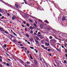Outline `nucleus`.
Masks as SVG:
<instances>
[{"label": "nucleus", "instance_id": "nucleus-60", "mask_svg": "<svg viewBox=\"0 0 67 67\" xmlns=\"http://www.w3.org/2000/svg\"><path fill=\"white\" fill-rule=\"evenodd\" d=\"M65 55L66 57H67V54H65Z\"/></svg>", "mask_w": 67, "mask_h": 67}, {"label": "nucleus", "instance_id": "nucleus-33", "mask_svg": "<svg viewBox=\"0 0 67 67\" xmlns=\"http://www.w3.org/2000/svg\"><path fill=\"white\" fill-rule=\"evenodd\" d=\"M41 47H43V48H44V45H42L41 46Z\"/></svg>", "mask_w": 67, "mask_h": 67}, {"label": "nucleus", "instance_id": "nucleus-12", "mask_svg": "<svg viewBox=\"0 0 67 67\" xmlns=\"http://www.w3.org/2000/svg\"><path fill=\"white\" fill-rule=\"evenodd\" d=\"M37 36L39 37H40V38L41 37V35H37Z\"/></svg>", "mask_w": 67, "mask_h": 67}, {"label": "nucleus", "instance_id": "nucleus-18", "mask_svg": "<svg viewBox=\"0 0 67 67\" xmlns=\"http://www.w3.org/2000/svg\"><path fill=\"white\" fill-rule=\"evenodd\" d=\"M26 64H30L31 63H30V62H26Z\"/></svg>", "mask_w": 67, "mask_h": 67}, {"label": "nucleus", "instance_id": "nucleus-28", "mask_svg": "<svg viewBox=\"0 0 67 67\" xmlns=\"http://www.w3.org/2000/svg\"><path fill=\"white\" fill-rule=\"evenodd\" d=\"M30 48H31V49H34V48L31 47H30Z\"/></svg>", "mask_w": 67, "mask_h": 67}, {"label": "nucleus", "instance_id": "nucleus-21", "mask_svg": "<svg viewBox=\"0 0 67 67\" xmlns=\"http://www.w3.org/2000/svg\"><path fill=\"white\" fill-rule=\"evenodd\" d=\"M49 38L50 39H52V38H53V37H52V36H50L49 37Z\"/></svg>", "mask_w": 67, "mask_h": 67}, {"label": "nucleus", "instance_id": "nucleus-39", "mask_svg": "<svg viewBox=\"0 0 67 67\" xmlns=\"http://www.w3.org/2000/svg\"><path fill=\"white\" fill-rule=\"evenodd\" d=\"M0 12H2V10L1 9H0Z\"/></svg>", "mask_w": 67, "mask_h": 67}, {"label": "nucleus", "instance_id": "nucleus-13", "mask_svg": "<svg viewBox=\"0 0 67 67\" xmlns=\"http://www.w3.org/2000/svg\"><path fill=\"white\" fill-rule=\"evenodd\" d=\"M56 50L58 51H59V52H60V49H58V48H56Z\"/></svg>", "mask_w": 67, "mask_h": 67}, {"label": "nucleus", "instance_id": "nucleus-54", "mask_svg": "<svg viewBox=\"0 0 67 67\" xmlns=\"http://www.w3.org/2000/svg\"><path fill=\"white\" fill-rule=\"evenodd\" d=\"M62 47L63 48H64V46H62Z\"/></svg>", "mask_w": 67, "mask_h": 67}, {"label": "nucleus", "instance_id": "nucleus-40", "mask_svg": "<svg viewBox=\"0 0 67 67\" xmlns=\"http://www.w3.org/2000/svg\"><path fill=\"white\" fill-rule=\"evenodd\" d=\"M57 65H59V63H57Z\"/></svg>", "mask_w": 67, "mask_h": 67}, {"label": "nucleus", "instance_id": "nucleus-7", "mask_svg": "<svg viewBox=\"0 0 67 67\" xmlns=\"http://www.w3.org/2000/svg\"><path fill=\"white\" fill-rule=\"evenodd\" d=\"M0 1H1V2H3L4 3V4H6V5H7L8 4L7 3H6L5 2H4L3 1H2V0H0Z\"/></svg>", "mask_w": 67, "mask_h": 67}, {"label": "nucleus", "instance_id": "nucleus-64", "mask_svg": "<svg viewBox=\"0 0 67 67\" xmlns=\"http://www.w3.org/2000/svg\"><path fill=\"white\" fill-rule=\"evenodd\" d=\"M27 29L26 28H25V31H26V30Z\"/></svg>", "mask_w": 67, "mask_h": 67}, {"label": "nucleus", "instance_id": "nucleus-6", "mask_svg": "<svg viewBox=\"0 0 67 67\" xmlns=\"http://www.w3.org/2000/svg\"><path fill=\"white\" fill-rule=\"evenodd\" d=\"M44 26V25L43 24H41L40 25V28H42Z\"/></svg>", "mask_w": 67, "mask_h": 67}, {"label": "nucleus", "instance_id": "nucleus-49", "mask_svg": "<svg viewBox=\"0 0 67 67\" xmlns=\"http://www.w3.org/2000/svg\"><path fill=\"white\" fill-rule=\"evenodd\" d=\"M21 48H22L23 49H24V48L23 47H21Z\"/></svg>", "mask_w": 67, "mask_h": 67}, {"label": "nucleus", "instance_id": "nucleus-10", "mask_svg": "<svg viewBox=\"0 0 67 67\" xmlns=\"http://www.w3.org/2000/svg\"><path fill=\"white\" fill-rule=\"evenodd\" d=\"M35 38H36V39H37V41H39V38H38V37H37V36H36L35 37Z\"/></svg>", "mask_w": 67, "mask_h": 67}, {"label": "nucleus", "instance_id": "nucleus-55", "mask_svg": "<svg viewBox=\"0 0 67 67\" xmlns=\"http://www.w3.org/2000/svg\"><path fill=\"white\" fill-rule=\"evenodd\" d=\"M0 58L2 59V57H1V56H0Z\"/></svg>", "mask_w": 67, "mask_h": 67}, {"label": "nucleus", "instance_id": "nucleus-32", "mask_svg": "<svg viewBox=\"0 0 67 67\" xmlns=\"http://www.w3.org/2000/svg\"><path fill=\"white\" fill-rule=\"evenodd\" d=\"M4 64V65H5L6 64V62H4L3 63Z\"/></svg>", "mask_w": 67, "mask_h": 67}, {"label": "nucleus", "instance_id": "nucleus-4", "mask_svg": "<svg viewBox=\"0 0 67 67\" xmlns=\"http://www.w3.org/2000/svg\"><path fill=\"white\" fill-rule=\"evenodd\" d=\"M45 46H49V43H47V42H45Z\"/></svg>", "mask_w": 67, "mask_h": 67}, {"label": "nucleus", "instance_id": "nucleus-19", "mask_svg": "<svg viewBox=\"0 0 67 67\" xmlns=\"http://www.w3.org/2000/svg\"><path fill=\"white\" fill-rule=\"evenodd\" d=\"M34 26H35V27H37V25H36V24H34Z\"/></svg>", "mask_w": 67, "mask_h": 67}, {"label": "nucleus", "instance_id": "nucleus-51", "mask_svg": "<svg viewBox=\"0 0 67 67\" xmlns=\"http://www.w3.org/2000/svg\"><path fill=\"white\" fill-rule=\"evenodd\" d=\"M34 35H37V34L36 33H35L34 34Z\"/></svg>", "mask_w": 67, "mask_h": 67}, {"label": "nucleus", "instance_id": "nucleus-23", "mask_svg": "<svg viewBox=\"0 0 67 67\" xmlns=\"http://www.w3.org/2000/svg\"><path fill=\"white\" fill-rule=\"evenodd\" d=\"M5 54H6V55H7V56H10V55H9L8 54H7V53L6 52H5Z\"/></svg>", "mask_w": 67, "mask_h": 67}, {"label": "nucleus", "instance_id": "nucleus-9", "mask_svg": "<svg viewBox=\"0 0 67 67\" xmlns=\"http://www.w3.org/2000/svg\"><path fill=\"white\" fill-rule=\"evenodd\" d=\"M44 49H46V50H47V48H48L47 47H43Z\"/></svg>", "mask_w": 67, "mask_h": 67}, {"label": "nucleus", "instance_id": "nucleus-20", "mask_svg": "<svg viewBox=\"0 0 67 67\" xmlns=\"http://www.w3.org/2000/svg\"><path fill=\"white\" fill-rule=\"evenodd\" d=\"M19 60L20 61V62H21L22 63H24L23 61H22V60H21V59Z\"/></svg>", "mask_w": 67, "mask_h": 67}, {"label": "nucleus", "instance_id": "nucleus-22", "mask_svg": "<svg viewBox=\"0 0 67 67\" xmlns=\"http://www.w3.org/2000/svg\"><path fill=\"white\" fill-rule=\"evenodd\" d=\"M29 21H30V22H31V23H33V21H32L31 20L29 19Z\"/></svg>", "mask_w": 67, "mask_h": 67}, {"label": "nucleus", "instance_id": "nucleus-63", "mask_svg": "<svg viewBox=\"0 0 67 67\" xmlns=\"http://www.w3.org/2000/svg\"><path fill=\"white\" fill-rule=\"evenodd\" d=\"M2 16V14L0 13V16Z\"/></svg>", "mask_w": 67, "mask_h": 67}, {"label": "nucleus", "instance_id": "nucleus-27", "mask_svg": "<svg viewBox=\"0 0 67 67\" xmlns=\"http://www.w3.org/2000/svg\"><path fill=\"white\" fill-rule=\"evenodd\" d=\"M26 35L27 36V37H29L30 36H29V35H27L26 34Z\"/></svg>", "mask_w": 67, "mask_h": 67}, {"label": "nucleus", "instance_id": "nucleus-37", "mask_svg": "<svg viewBox=\"0 0 67 67\" xmlns=\"http://www.w3.org/2000/svg\"><path fill=\"white\" fill-rule=\"evenodd\" d=\"M4 17L3 16H2V19H4Z\"/></svg>", "mask_w": 67, "mask_h": 67}, {"label": "nucleus", "instance_id": "nucleus-44", "mask_svg": "<svg viewBox=\"0 0 67 67\" xmlns=\"http://www.w3.org/2000/svg\"><path fill=\"white\" fill-rule=\"evenodd\" d=\"M18 43H19V44H21V42L19 41V42H18Z\"/></svg>", "mask_w": 67, "mask_h": 67}, {"label": "nucleus", "instance_id": "nucleus-41", "mask_svg": "<svg viewBox=\"0 0 67 67\" xmlns=\"http://www.w3.org/2000/svg\"><path fill=\"white\" fill-rule=\"evenodd\" d=\"M41 43H44V41L42 40L41 41Z\"/></svg>", "mask_w": 67, "mask_h": 67}, {"label": "nucleus", "instance_id": "nucleus-25", "mask_svg": "<svg viewBox=\"0 0 67 67\" xmlns=\"http://www.w3.org/2000/svg\"><path fill=\"white\" fill-rule=\"evenodd\" d=\"M13 33L14 34V35L17 36V35H16V34H15V33H14V32H13Z\"/></svg>", "mask_w": 67, "mask_h": 67}, {"label": "nucleus", "instance_id": "nucleus-2", "mask_svg": "<svg viewBox=\"0 0 67 67\" xmlns=\"http://www.w3.org/2000/svg\"><path fill=\"white\" fill-rule=\"evenodd\" d=\"M15 19H17V18H16V17L15 16L12 17V19L13 20H14Z\"/></svg>", "mask_w": 67, "mask_h": 67}, {"label": "nucleus", "instance_id": "nucleus-58", "mask_svg": "<svg viewBox=\"0 0 67 67\" xmlns=\"http://www.w3.org/2000/svg\"><path fill=\"white\" fill-rule=\"evenodd\" d=\"M0 61H1V62H2V60H1V59H0Z\"/></svg>", "mask_w": 67, "mask_h": 67}, {"label": "nucleus", "instance_id": "nucleus-17", "mask_svg": "<svg viewBox=\"0 0 67 67\" xmlns=\"http://www.w3.org/2000/svg\"><path fill=\"white\" fill-rule=\"evenodd\" d=\"M15 7H16V8H18V7H19L18 6V5L17 4H16L15 5Z\"/></svg>", "mask_w": 67, "mask_h": 67}, {"label": "nucleus", "instance_id": "nucleus-38", "mask_svg": "<svg viewBox=\"0 0 67 67\" xmlns=\"http://www.w3.org/2000/svg\"><path fill=\"white\" fill-rule=\"evenodd\" d=\"M21 26H22L23 27H25V26H24V25H22Z\"/></svg>", "mask_w": 67, "mask_h": 67}, {"label": "nucleus", "instance_id": "nucleus-1", "mask_svg": "<svg viewBox=\"0 0 67 67\" xmlns=\"http://www.w3.org/2000/svg\"><path fill=\"white\" fill-rule=\"evenodd\" d=\"M51 41H52V42H54V43H57L56 40L54 39H52L51 40Z\"/></svg>", "mask_w": 67, "mask_h": 67}, {"label": "nucleus", "instance_id": "nucleus-31", "mask_svg": "<svg viewBox=\"0 0 67 67\" xmlns=\"http://www.w3.org/2000/svg\"><path fill=\"white\" fill-rule=\"evenodd\" d=\"M44 21L46 23H48V22L47 20H45Z\"/></svg>", "mask_w": 67, "mask_h": 67}, {"label": "nucleus", "instance_id": "nucleus-15", "mask_svg": "<svg viewBox=\"0 0 67 67\" xmlns=\"http://www.w3.org/2000/svg\"><path fill=\"white\" fill-rule=\"evenodd\" d=\"M35 64L36 65V64H37V61L36 60L35 61Z\"/></svg>", "mask_w": 67, "mask_h": 67}, {"label": "nucleus", "instance_id": "nucleus-26", "mask_svg": "<svg viewBox=\"0 0 67 67\" xmlns=\"http://www.w3.org/2000/svg\"><path fill=\"white\" fill-rule=\"evenodd\" d=\"M10 36H11V37H12H12H14L12 35H10Z\"/></svg>", "mask_w": 67, "mask_h": 67}, {"label": "nucleus", "instance_id": "nucleus-42", "mask_svg": "<svg viewBox=\"0 0 67 67\" xmlns=\"http://www.w3.org/2000/svg\"><path fill=\"white\" fill-rule=\"evenodd\" d=\"M29 51L27 50V54H29Z\"/></svg>", "mask_w": 67, "mask_h": 67}, {"label": "nucleus", "instance_id": "nucleus-11", "mask_svg": "<svg viewBox=\"0 0 67 67\" xmlns=\"http://www.w3.org/2000/svg\"><path fill=\"white\" fill-rule=\"evenodd\" d=\"M4 47H5V48H6L7 47V44H5L4 45Z\"/></svg>", "mask_w": 67, "mask_h": 67}, {"label": "nucleus", "instance_id": "nucleus-46", "mask_svg": "<svg viewBox=\"0 0 67 67\" xmlns=\"http://www.w3.org/2000/svg\"><path fill=\"white\" fill-rule=\"evenodd\" d=\"M23 23L24 24H25V21H23Z\"/></svg>", "mask_w": 67, "mask_h": 67}, {"label": "nucleus", "instance_id": "nucleus-59", "mask_svg": "<svg viewBox=\"0 0 67 67\" xmlns=\"http://www.w3.org/2000/svg\"><path fill=\"white\" fill-rule=\"evenodd\" d=\"M49 55H50V56H52V54H51V53H50L49 54Z\"/></svg>", "mask_w": 67, "mask_h": 67}, {"label": "nucleus", "instance_id": "nucleus-48", "mask_svg": "<svg viewBox=\"0 0 67 67\" xmlns=\"http://www.w3.org/2000/svg\"><path fill=\"white\" fill-rule=\"evenodd\" d=\"M65 51L66 53H66H67V50L66 49H65Z\"/></svg>", "mask_w": 67, "mask_h": 67}, {"label": "nucleus", "instance_id": "nucleus-50", "mask_svg": "<svg viewBox=\"0 0 67 67\" xmlns=\"http://www.w3.org/2000/svg\"><path fill=\"white\" fill-rule=\"evenodd\" d=\"M13 41L14 42H16V41L15 40H14Z\"/></svg>", "mask_w": 67, "mask_h": 67}, {"label": "nucleus", "instance_id": "nucleus-29", "mask_svg": "<svg viewBox=\"0 0 67 67\" xmlns=\"http://www.w3.org/2000/svg\"><path fill=\"white\" fill-rule=\"evenodd\" d=\"M48 52H50V51H51V49H48Z\"/></svg>", "mask_w": 67, "mask_h": 67}, {"label": "nucleus", "instance_id": "nucleus-34", "mask_svg": "<svg viewBox=\"0 0 67 67\" xmlns=\"http://www.w3.org/2000/svg\"><path fill=\"white\" fill-rule=\"evenodd\" d=\"M41 34V32H39L38 33L37 35H39V34Z\"/></svg>", "mask_w": 67, "mask_h": 67}, {"label": "nucleus", "instance_id": "nucleus-56", "mask_svg": "<svg viewBox=\"0 0 67 67\" xmlns=\"http://www.w3.org/2000/svg\"><path fill=\"white\" fill-rule=\"evenodd\" d=\"M35 23L36 24H37V22L35 21Z\"/></svg>", "mask_w": 67, "mask_h": 67}, {"label": "nucleus", "instance_id": "nucleus-3", "mask_svg": "<svg viewBox=\"0 0 67 67\" xmlns=\"http://www.w3.org/2000/svg\"><path fill=\"white\" fill-rule=\"evenodd\" d=\"M29 28L30 29H31V30H33V29H35V27H32V26H30L29 27Z\"/></svg>", "mask_w": 67, "mask_h": 67}, {"label": "nucleus", "instance_id": "nucleus-36", "mask_svg": "<svg viewBox=\"0 0 67 67\" xmlns=\"http://www.w3.org/2000/svg\"><path fill=\"white\" fill-rule=\"evenodd\" d=\"M7 60L9 61V62H11V61L10 59H7Z\"/></svg>", "mask_w": 67, "mask_h": 67}, {"label": "nucleus", "instance_id": "nucleus-62", "mask_svg": "<svg viewBox=\"0 0 67 67\" xmlns=\"http://www.w3.org/2000/svg\"><path fill=\"white\" fill-rule=\"evenodd\" d=\"M25 41L27 42H28V41L26 40H25Z\"/></svg>", "mask_w": 67, "mask_h": 67}, {"label": "nucleus", "instance_id": "nucleus-53", "mask_svg": "<svg viewBox=\"0 0 67 67\" xmlns=\"http://www.w3.org/2000/svg\"><path fill=\"white\" fill-rule=\"evenodd\" d=\"M27 43H28V44H30V42H28Z\"/></svg>", "mask_w": 67, "mask_h": 67}, {"label": "nucleus", "instance_id": "nucleus-43", "mask_svg": "<svg viewBox=\"0 0 67 67\" xmlns=\"http://www.w3.org/2000/svg\"><path fill=\"white\" fill-rule=\"evenodd\" d=\"M33 33V31H31V33Z\"/></svg>", "mask_w": 67, "mask_h": 67}, {"label": "nucleus", "instance_id": "nucleus-30", "mask_svg": "<svg viewBox=\"0 0 67 67\" xmlns=\"http://www.w3.org/2000/svg\"><path fill=\"white\" fill-rule=\"evenodd\" d=\"M38 21H39V22H42V20H41L40 19H39L38 20Z\"/></svg>", "mask_w": 67, "mask_h": 67}, {"label": "nucleus", "instance_id": "nucleus-57", "mask_svg": "<svg viewBox=\"0 0 67 67\" xmlns=\"http://www.w3.org/2000/svg\"><path fill=\"white\" fill-rule=\"evenodd\" d=\"M64 63H66V61H64Z\"/></svg>", "mask_w": 67, "mask_h": 67}, {"label": "nucleus", "instance_id": "nucleus-24", "mask_svg": "<svg viewBox=\"0 0 67 67\" xmlns=\"http://www.w3.org/2000/svg\"><path fill=\"white\" fill-rule=\"evenodd\" d=\"M6 65L7 66H9V63H6Z\"/></svg>", "mask_w": 67, "mask_h": 67}, {"label": "nucleus", "instance_id": "nucleus-8", "mask_svg": "<svg viewBox=\"0 0 67 67\" xmlns=\"http://www.w3.org/2000/svg\"><path fill=\"white\" fill-rule=\"evenodd\" d=\"M66 20V18H65L64 17H63L62 18V20L63 21H64V20Z\"/></svg>", "mask_w": 67, "mask_h": 67}, {"label": "nucleus", "instance_id": "nucleus-45", "mask_svg": "<svg viewBox=\"0 0 67 67\" xmlns=\"http://www.w3.org/2000/svg\"><path fill=\"white\" fill-rule=\"evenodd\" d=\"M2 67V65H1V64H0V67Z\"/></svg>", "mask_w": 67, "mask_h": 67}, {"label": "nucleus", "instance_id": "nucleus-35", "mask_svg": "<svg viewBox=\"0 0 67 67\" xmlns=\"http://www.w3.org/2000/svg\"><path fill=\"white\" fill-rule=\"evenodd\" d=\"M5 33H6V34H8V32L6 31H5Z\"/></svg>", "mask_w": 67, "mask_h": 67}, {"label": "nucleus", "instance_id": "nucleus-47", "mask_svg": "<svg viewBox=\"0 0 67 67\" xmlns=\"http://www.w3.org/2000/svg\"><path fill=\"white\" fill-rule=\"evenodd\" d=\"M36 53H38V51L37 50H36Z\"/></svg>", "mask_w": 67, "mask_h": 67}, {"label": "nucleus", "instance_id": "nucleus-5", "mask_svg": "<svg viewBox=\"0 0 67 67\" xmlns=\"http://www.w3.org/2000/svg\"><path fill=\"white\" fill-rule=\"evenodd\" d=\"M35 41L37 43V44H39V42L38 41H37L36 40H35Z\"/></svg>", "mask_w": 67, "mask_h": 67}, {"label": "nucleus", "instance_id": "nucleus-61", "mask_svg": "<svg viewBox=\"0 0 67 67\" xmlns=\"http://www.w3.org/2000/svg\"><path fill=\"white\" fill-rule=\"evenodd\" d=\"M23 46V44H20V46Z\"/></svg>", "mask_w": 67, "mask_h": 67}, {"label": "nucleus", "instance_id": "nucleus-16", "mask_svg": "<svg viewBox=\"0 0 67 67\" xmlns=\"http://www.w3.org/2000/svg\"><path fill=\"white\" fill-rule=\"evenodd\" d=\"M0 30L2 31H3V29H2L1 27H0Z\"/></svg>", "mask_w": 67, "mask_h": 67}, {"label": "nucleus", "instance_id": "nucleus-14", "mask_svg": "<svg viewBox=\"0 0 67 67\" xmlns=\"http://www.w3.org/2000/svg\"><path fill=\"white\" fill-rule=\"evenodd\" d=\"M26 26H30V25L28 23H26Z\"/></svg>", "mask_w": 67, "mask_h": 67}, {"label": "nucleus", "instance_id": "nucleus-52", "mask_svg": "<svg viewBox=\"0 0 67 67\" xmlns=\"http://www.w3.org/2000/svg\"><path fill=\"white\" fill-rule=\"evenodd\" d=\"M40 10H41V11H44V9H40Z\"/></svg>", "mask_w": 67, "mask_h": 67}]
</instances>
